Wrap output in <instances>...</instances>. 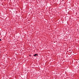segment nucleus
Instances as JSON below:
<instances>
[{"label": "nucleus", "instance_id": "obj_1", "mask_svg": "<svg viewBox=\"0 0 79 79\" xmlns=\"http://www.w3.org/2000/svg\"><path fill=\"white\" fill-rule=\"evenodd\" d=\"M38 56V55L37 54H35L34 55V56Z\"/></svg>", "mask_w": 79, "mask_h": 79}, {"label": "nucleus", "instance_id": "obj_2", "mask_svg": "<svg viewBox=\"0 0 79 79\" xmlns=\"http://www.w3.org/2000/svg\"><path fill=\"white\" fill-rule=\"evenodd\" d=\"M0 41H2V40H1V39H0Z\"/></svg>", "mask_w": 79, "mask_h": 79}]
</instances>
